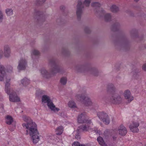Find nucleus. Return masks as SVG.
<instances>
[{
    "instance_id": "1",
    "label": "nucleus",
    "mask_w": 146,
    "mask_h": 146,
    "mask_svg": "<svg viewBox=\"0 0 146 146\" xmlns=\"http://www.w3.org/2000/svg\"><path fill=\"white\" fill-rule=\"evenodd\" d=\"M6 79L5 91L9 96V100L12 102H17L20 101L19 98L16 92L10 88L9 82L10 79L6 76L5 68L3 66L0 65V81H3Z\"/></svg>"
},
{
    "instance_id": "2",
    "label": "nucleus",
    "mask_w": 146,
    "mask_h": 146,
    "mask_svg": "<svg viewBox=\"0 0 146 146\" xmlns=\"http://www.w3.org/2000/svg\"><path fill=\"white\" fill-rule=\"evenodd\" d=\"M107 91L111 95V100L113 103L116 104L121 103L122 98L120 96L115 95L117 92V90L113 84H110L108 85Z\"/></svg>"
},
{
    "instance_id": "3",
    "label": "nucleus",
    "mask_w": 146,
    "mask_h": 146,
    "mask_svg": "<svg viewBox=\"0 0 146 146\" xmlns=\"http://www.w3.org/2000/svg\"><path fill=\"white\" fill-rule=\"evenodd\" d=\"M90 124L86 122L84 123L85 124L82 125L79 127H78L77 129V131L78 132H81L83 131H94L96 134H99L100 132V131L98 130V129L96 127L94 128H92V125H93V124L91 121Z\"/></svg>"
},
{
    "instance_id": "4",
    "label": "nucleus",
    "mask_w": 146,
    "mask_h": 146,
    "mask_svg": "<svg viewBox=\"0 0 146 146\" xmlns=\"http://www.w3.org/2000/svg\"><path fill=\"white\" fill-rule=\"evenodd\" d=\"M33 128L28 131H26V134H29L31 137V139L34 144L37 143L40 140L39 135L37 129V127L33 126Z\"/></svg>"
},
{
    "instance_id": "5",
    "label": "nucleus",
    "mask_w": 146,
    "mask_h": 146,
    "mask_svg": "<svg viewBox=\"0 0 146 146\" xmlns=\"http://www.w3.org/2000/svg\"><path fill=\"white\" fill-rule=\"evenodd\" d=\"M49 66L50 68V71L53 74L60 72L62 70L61 68L54 59H52L50 60Z\"/></svg>"
},
{
    "instance_id": "6",
    "label": "nucleus",
    "mask_w": 146,
    "mask_h": 146,
    "mask_svg": "<svg viewBox=\"0 0 146 146\" xmlns=\"http://www.w3.org/2000/svg\"><path fill=\"white\" fill-rule=\"evenodd\" d=\"M22 118L23 120L27 123H23L22 124L23 127L27 129L26 131H28L33 128V126L37 127L35 123L33 122V120L29 117L24 115L23 116Z\"/></svg>"
},
{
    "instance_id": "7",
    "label": "nucleus",
    "mask_w": 146,
    "mask_h": 146,
    "mask_svg": "<svg viewBox=\"0 0 146 146\" xmlns=\"http://www.w3.org/2000/svg\"><path fill=\"white\" fill-rule=\"evenodd\" d=\"M27 66V60L25 58H22L20 59L18 62V64L17 69L19 71L25 70Z\"/></svg>"
},
{
    "instance_id": "8",
    "label": "nucleus",
    "mask_w": 146,
    "mask_h": 146,
    "mask_svg": "<svg viewBox=\"0 0 146 146\" xmlns=\"http://www.w3.org/2000/svg\"><path fill=\"white\" fill-rule=\"evenodd\" d=\"M97 115L99 118L106 124L109 123L110 119L108 115L104 112L98 113Z\"/></svg>"
},
{
    "instance_id": "9",
    "label": "nucleus",
    "mask_w": 146,
    "mask_h": 146,
    "mask_svg": "<svg viewBox=\"0 0 146 146\" xmlns=\"http://www.w3.org/2000/svg\"><path fill=\"white\" fill-rule=\"evenodd\" d=\"M78 121L80 123H84L86 122L90 124L91 123V120L88 118L86 113H83L78 116Z\"/></svg>"
},
{
    "instance_id": "10",
    "label": "nucleus",
    "mask_w": 146,
    "mask_h": 146,
    "mask_svg": "<svg viewBox=\"0 0 146 146\" xmlns=\"http://www.w3.org/2000/svg\"><path fill=\"white\" fill-rule=\"evenodd\" d=\"M125 99L127 100V102L129 103L133 100V97L131 95V92L129 90H125L123 94Z\"/></svg>"
},
{
    "instance_id": "11",
    "label": "nucleus",
    "mask_w": 146,
    "mask_h": 146,
    "mask_svg": "<svg viewBox=\"0 0 146 146\" xmlns=\"http://www.w3.org/2000/svg\"><path fill=\"white\" fill-rule=\"evenodd\" d=\"M139 125V123L137 121L132 122V123L129 126L130 130L133 132H137L139 131L138 127Z\"/></svg>"
},
{
    "instance_id": "12",
    "label": "nucleus",
    "mask_w": 146,
    "mask_h": 146,
    "mask_svg": "<svg viewBox=\"0 0 146 146\" xmlns=\"http://www.w3.org/2000/svg\"><path fill=\"white\" fill-rule=\"evenodd\" d=\"M3 54L6 58H8L10 57L11 49L9 45H5L4 46Z\"/></svg>"
},
{
    "instance_id": "13",
    "label": "nucleus",
    "mask_w": 146,
    "mask_h": 146,
    "mask_svg": "<svg viewBox=\"0 0 146 146\" xmlns=\"http://www.w3.org/2000/svg\"><path fill=\"white\" fill-rule=\"evenodd\" d=\"M84 7L82 3L79 1L77 7L76 14L78 18L80 17L82 13V9Z\"/></svg>"
},
{
    "instance_id": "14",
    "label": "nucleus",
    "mask_w": 146,
    "mask_h": 146,
    "mask_svg": "<svg viewBox=\"0 0 146 146\" xmlns=\"http://www.w3.org/2000/svg\"><path fill=\"white\" fill-rule=\"evenodd\" d=\"M117 133L122 136L125 135L127 133V129L123 125H121L118 127Z\"/></svg>"
},
{
    "instance_id": "15",
    "label": "nucleus",
    "mask_w": 146,
    "mask_h": 146,
    "mask_svg": "<svg viewBox=\"0 0 146 146\" xmlns=\"http://www.w3.org/2000/svg\"><path fill=\"white\" fill-rule=\"evenodd\" d=\"M47 105L48 108L53 111L56 112L60 110V109L56 107L52 100L49 102Z\"/></svg>"
},
{
    "instance_id": "16",
    "label": "nucleus",
    "mask_w": 146,
    "mask_h": 146,
    "mask_svg": "<svg viewBox=\"0 0 146 146\" xmlns=\"http://www.w3.org/2000/svg\"><path fill=\"white\" fill-rule=\"evenodd\" d=\"M40 71L42 75L44 78H48L50 77V73L45 69L42 68Z\"/></svg>"
},
{
    "instance_id": "17",
    "label": "nucleus",
    "mask_w": 146,
    "mask_h": 146,
    "mask_svg": "<svg viewBox=\"0 0 146 146\" xmlns=\"http://www.w3.org/2000/svg\"><path fill=\"white\" fill-rule=\"evenodd\" d=\"M85 98L84 101H83V103L85 106L89 107L93 105V103L92 100L87 95L85 97Z\"/></svg>"
},
{
    "instance_id": "18",
    "label": "nucleus",
    "mask_w": 146,
    "mask_h": 146,
    "mask_svg": "<svg viewBox=\"0 0 146 146\" xmlns=\"http://www.w3.org/2000/svg\"><path fill=\"white\" fill-rule=\"evenodd\" d=\"M86 94H77L75 96L76 99L78 101H84Z\"/></svg>"
},
{
    "instance_id": "19",
    "label": "nucleus",
    "mask_w": 146,
    "mask_h": 146,
    "mask_svg": "<svg viewBox=\"0 0 146 146\" xmlns=\"http://www.w3.org/2000/svg\"><path fill=\"white\" fill-rule=\"evenodd\" d=\"M21 82L23 86L26 87L30 84V80L29 79L25 78L21 80Z\"/></svg>"
},
{
    "instance_id": "20",
    "label": "nucleus",
    "mask_w": 146,
    "mask_h": 146,
    "mask_svg": "<svg viewBox=\"0 0 146 146\" xmlns=\"http://www.w3.org/2000/svg\"><path fill=\"white\" fill-rule=\"evenodd\" d=\"M42 103H46L47 104L51 100L49 96L46 95H44L42 97Z\"/></svg>"
},
{
    "instance_id": "21",
    "label": "nucleus",
    "mask_w": 146,
    "mask_h": 146,
    "mask_svg": "<svg viewBox=\"0 0 146 146\" xmlns=\"http://www.w3.org/2000/svg\"><path fill=\"white\" fill-rule=\"evenodd\" d=\"M5 121L7 124L10 125L13 122V120L11 116L8 115L5 117Z\"/></svg>"
},
{
    "instance_id": "22",
    "label": "nucleus",
    "mask_w": 146,
    "mask_h": 146,
    "mask_svg": "<svg viewBox=\"0 0 146 146\" xmlns=\"http://www.w3.org/2000/svg\"><path fill=\"white\" fill-rule=\"evenodd\" d=\"M68 105L70 108H77L76 103L73 100L70 101L68 103Z\"/></svg>"
},
{
    "instance_id": "23",
    "label": "nucleus",
    "mask_w": 146,
    "mask_h": 146,
    "mask_svg": "<svg viewBox=\"0 0 146 146\" xmlns=\"http://www.w3.org/2000/svg\"><path fill=\"white\" fill-rule=\"evenodd\" d=\"M40 52L38 50L35 49H34L32 50L31 52V54L32 57L33 56H38L40 55Z\"/></svg>"
},
{
    "instance_id": "24",
    "label": "nucleus",
    "mask_w": 146,
    "mask_h": 146,
    "mask_svg": "<svg viewBox=\"0 0 146 146\" xmlns=\"http://www.w3.org/2000/svg\"><path fill=\"white\" fill-rule=\"evenodd\" d=\"M110 11L113 13H116L119 10V7L116 5H113L110 8Z\"/></svg>"
},
{
    "instance_id": "25",
    "label": "nucleus",
    "mask_w": 146,
    "mask_h": 146,
    "mask_svg": "<svg viewBox=\"0 0 146 146\" xmlns=\"http://www.w3.org/2000/svg\"><path fill=\"white\" fill-rule=\"evenodd\" d=\"M63 131V127L62 126H60L58 127L56 129V134L57 135H60L62 133Z\"/></svg>"
},
{
    "instance_id": "26",
    "label": "nucleus",
    "mask_w": 146,
    "mask_h": 146,
    "mask_svg": "<svg viewBox=\"0 0 146 146\" xmlns=\"http://www.w3.org/2000/svg\"><path fill=\"white\" fill-rule=\"evenodd\" d=\"M6 13L8 16H10L13 15V11L12 9L8 8L5 10Z\"/></svg>"
},
{
    "instance_id": "27",
    "label": "nucleus",
    "mask_w": 146,
    "mask_h": 146,
    "mask_svg": "<svg viewBox=\"0 0 146 146\" xmlns=\"http://www.w3.org/2000/svg\"><path fill=\"white\" fill-rule=\"evenodd\" d=\"M111 15L110 14L107 13L104 15V19L106 21H109L111 20Z\"/></svg>"
},
{
    "instance_id": "28",
    "label": "nucleus",
    "mask_w": 146,
    "mask_h": 146,
    "mask_svg": "<svg viewBox=\"0 0 146 146\" xmlns=\"http://www.w3.org/2000/svg\"><path fill=\"white\" fill-rule=\"evenodd\" d=\"M97 140L99 144L102 146L105 144L102 138L101 137H98Z\"/></svg>"
},
{
    "instance_id": "29",
    "label": "nucleus",
    "mask_w": 146,
    "mask_h": 146,
    "mask_svg": "<svg viewBox=\"0 0 146 146\" xmlns=\"http://www.w3.org/2000/svg\"><path fill=\"white\" fill-rule=\"evenodd\" d=\"M60 82L62 85H65L67 82V78L65 77L62 78L60 80Z\"/></svg>"
},
{
    "instance_id": "30",
    "label": "nucleus",
    "mask_w": 146,
    "mask_h": 146,
    "mask_svg": "<svg viewBox=\"0 0 146 146\" xmlns=\"http://www.w3.org/2000/svg\"><path fill=\"white\" fill-rule=\"evenodd\" d=\"M46 0H36V3L37 5H40L42 4L45 2Z\"/></svg>"
},
{
    "instance_id": "31",
    "label": "nucleus",
    "mask_w": 146,
    "mask_h": 146,
    "mask_svg": "<svg viewBox=\"0 0 146 146\" xmlns=\"http://www.w3.org/2000/svg\"><path fill=\"white\" fill-rule=\"evenodd\" d=\"M91 5L93 7H100V4L98 2H93L91 4Z\"/></svg>"
},
{
    "instance_id": "32",
    "label": "nucleus",
    "mask_w": 146,
    "mask_h": 146,
    "mask_svg": "<svg viewBox=\"0 0 146 146\" xmlns=\"http://www.w3.org/2000/svg\"><path fill=\"white\" fill-rule=\"evenodd\" d=\"M80 132H79V131H78V132L77 131V130H76V131L75 132H74V134H77L75 136V138L77 139V140H78V139H80V137L79 135V133H80Z\"/></svg>"
},
{
    "instance_id": "33",
    "label": "nucleus",
    "mask_w": 146,
    "mask_h": 146,
    "mask_svg": "<svg viewBox=\"0 0 146 146\" xmlns=\"http://www.w3.org/2000/svg\"><path fill=\"white\" fill-rule=\"evenodd\" d=\"M91 2V0H85L84 2V4L86 6H88Z\"/></svg>"
},
{
    "instance_id": "34",
    "label": "nucleus",
    "mask_w": 146,
    "mask_h": 146,
    "mask_svg": "<svg viewBox=\"0 0 146 146\" xmlns=\"http://www.w3.org/2000/svg\"><path fill=\"white\" fill-rule=\"evenodd\" d=\"M80 144L78 142H74L72 144V146H80Z\"/></svg>"
},
{
    "instance_id": "35",
    "label": "nucleus",
    "mask_w": 146,
    "mask_h": 146,
    "mask_svg": "<svg viewBox=\"0 0 146 146\" xmlns=\"http://www.w3.org/2000/svg\"><path fill=\"white\" fill-rule=\"evenodd\" d=\"M142 69L144 71H146V63L143 65L142 66Z\"/></svg>"
},
{
    "instance_id": "36",
    "label": "nucleus",
    "mask_w": 146,
    "mask_h": 146,
    "mask_svg": "<svg viewBox=\"0 0 146 146\" xmlns=\"http://www.w3.org/2000/svg\"><path fill=\"white\" fill-rule=\"evenodd\" d=\"M3 52L1 50H0V59L3 56Z\"/></svg>"
},
{
    "instance_id": "37",
    "label": "nucleus",
    "mask_w": 146,
    "mask_h": 146,
    "mask_svg": "<svg viewBox=\"0 0 146 146\" xmlns=\"http://www.w3.org/2000/svg\"><path fill=\"white\" fill-rule=\"evenodd\" d=\"M80 146H90L89 144H80Z\"/></svg>"
},
{
    "instance_id": "38",
    "label": "nucleus",
    "mask_w": 146,
    "mask_h": 146,
    "mask_svg": "<svg viewBox=\"0 0 146 146\" xmlns=\"http://www.w3.org/2000/svg\"><path fill=\"white\" fill-rule=\"evenodd\" d=\"M91 70V71H92V73L94 74V72L96 71V70L94 69H92Z\"/></svg>"
},
{
    "instance_id": "39",
    "label": "nucleus",
    "mask_w": 146,
    "mask_h": 146,
    "mask_svg": "<svg viewBox=\"0 0 146 146\" xmlns=\"http://www.w3.org/2000/svg\"><path fill=\"white\" fill-rule=\"evenodd\" d=\"M83 67H84L83 66H80L79 67H77L76 69L77 70H78V69H79V68L80 69L82 68Z\"/></svg>"
},
{
    "instance_id": "40",
    "label": "nucleus",
    "mask_w": 146,
    "mask_h": 146,
    "mask_svg": "<svg viewBox=\"0 0 146 146\" xmlns=\"http://www.w3.org/2000/svg\"><path fill=\"white\" fill-rule=\"evenodd\" d=\"M134 1L136 2L138 1L139 0H134Z\"/></svg>"
},
{
    "instance_id": "41",
    "label": "nucleus",
    "mask_w": 146,
    "mask_h": 146,
    "mask_svg": "<svg viewBox=\"0 0 146 146\" xmlns=\"http://www.w3.org/2000/svg\"><path fill=\"white\" fill-rule=\"evenodd\" d=\"M107 146V145H106V144H105L104 145H103V146Z\"/></svg>"
},
{
    "instance_id": "42",
    "label": "nucleus",
    "mask_w": 146,
    "mask_h": 146,
    "mask_svg": "<svg viewBox=\"0 0 146 146\" xmlns=\"http://www.w3.org/2000/svg\"><path fill=\"white\" fill-rule=\"evenodd\" d=\"M85 31H86V33H88V32H87V31H86V30H85Z\"/></svg>"
},
{
    "instance_id": "43",
    "label": "nucleus",
    "mask_w": 146,
    "mask_h": 146,
    "mask_svg": "<svg viewBox=\"0 0 146 146\" xmlns=\"http://www.w3.org/2000/svg\"><path fill=\"white\" fill-rule=\"evenodd\" d=\"M119 24L118 23V26H119Z\"/></svg>"
}]
</instances>
